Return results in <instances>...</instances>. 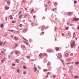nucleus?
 <instances>
[{
    "mask_svg": "<svg viewBox=\"0 0 79 79\" xmlns=\"http://www.w3.org/2000/svg\"><path fill=\"white\" fill-rule=\"evenodd\" d=\"M23 41L26 44V45H27L28 44V40H27L25 38H23Z\"/></svg>",
    "mask_w": 79,
    "mask_h": 79,
    "instance_id": "1",
    "label": "nucleus"
},
{
    "mask_svg": "<svg viewBox=\"0 0 79 79\" xmlns=\"http://www.w3.org/2000/svg\"><path fill=\"white\" fill-rule=\"evenodd\" d=\"M78 49H79V46H78Z\"/></svg>",
    "mask_w": 79,
    "mask_h": 79,
    "instance_id": "60",
    "label": "nucleus"
},
{
    "mask_svg": "<svg viewBox=\"0 0 79 79\" xmlns=\"http://www.w3.org/2000/svg\"><path fill=\"white\" fill-rule=\"evenodd\" d=\"M23 68L24 69H27V68H26V66H25V65H23Z\"/></svg>",
    "mask_w": 79,
    "mask_h": 79,
    "instance_id": "24",
    "label": "nucleus"
},
{
    "mask_svg": "<svg viewBox=\"0 0 79 79\" xmlns=\"http://www.w3.org/2000/svg\"><path fill=\"white\" fill-rule=\"evenodd\" d=\"M69 28L68 27H67L65 28L66 30H68L69 29Z\"/></svg>",
    "mask_w": 79,
    "mask_h": 79,
    "instance_id": "35",
    "label": "nucleus"
},
{
    "mask_svg": "<svg viewBox=\"0 0 79 79\" xmlns=\"http://www.w3.org/2000/svg\"><path fill=\"white\" fill-rule=\"evenodd\" d=\"M74 77L75 79H78V77L77 76H75Z\"/></svg>",
    "mask_w": 79,
    "mask_h": 79,
    "instance_id": "22",
    "label": "nucleus"
},
{
    "mask_svg": "<svg viewBox=\"0 0 79 79\" xmlns=\"http://www.w3.org/2000/svg\"><path fill=\"white\" fill-rule=\"evenodd\" d=\"M19 26L20 27H22L23 26L22 24H20V25H19Z\"/></svg>",
    "mask_w": 79,
    "mask_h": 79,
    "instance_id": "40",
    "label": "nucleus"
},
{
    "mask_svg": "<svg viewBox=\"0 0 79 79\" xmlns=\"http://www.w3.org/2000/svg\"><path fill=\"white\" fill-rule=\"evenodd\" d=\"M45 6H46V7H47V4H46V5H45Z\"/></svg>",
    "mask_w": 79,
    "mask_h": 79,
    "instance_id": "59",
    "label": "nucleus"
},
{
    "mask_svg": "<svg viewBox=\"0 0 79 79\" xmlns=\"http://www.w3.org/2000/svg\"><path fill=\"white\" fill-rule=\"evenodd\" d=\"M47 56V53H44V56Z\"/></svg>",
    "mask_w": 79,
    "mask_h": 79,
    "instance_id": "17",
    "label": "nucleus"
},
{
    "mask_svg": "<svg viewBox=\"0 0 79 79\" xmlns=\"http://www.w3.org/2000/svg\"><path fill=\"white\" fill-rule=\"evenodd\" d=\"M55 30H57V28H55Z\"/></svg>",
    "mask_w": 79,
    "mask_h": 79,
    "instance_id": "57",
    "label": "nucleus"
},
{
    "mask_svg": "<svg viewBox=\"0 0 79 79\" xmlns=\"http://www.w3.org/2000/svg\"><path fill=\"white\" fill-rule=\"evenodd\" d=\"M25 46H24V45H23V48H25Z\"/></svg>",
    "mask_w": 79,
    "mask_h": 79,
    "instance_id": "50",
    "label": "nucleus"
},
{
    "mask_svg": "<svg viewBox=\"0 0 79 79\" xmlns=\"http://www.w3.org/2000/svg\"><path fill=\"white\" fill-rule=\"evenodd\" d=\"M64 33H62V36H64Z\"/></svg>",
    "mask_w": 79,
    "mask_h": 79,
    "instance_id": "47",
    "label": "nucleus"
},
{
    "mask_svg": "<svg viewBox=\"0 0 79 79\" xmlns=\"http://www.w3.org/2000/svg\"><path fill=\"white\" fill-rule=\"evenodd\" d=\"M2 78V77L0 76V79H1Z\"/></svg>",
    "mask_w": 79,
    "mask_h": 79,
    "instance_id": "58",
    "label": "nucleus"
},
{
    "mask_svg": "<svg viewBox=\"0 0 79 79\" xmlns=\"http://www.w3.org/2000/svg\"><path fill=\"white\" fill-rule=\"evenodd\" d=\"M69 56V53H66L65 55V57H68V56Z\"/></svg>",
    "mask_w": 79,
    "mask_h": 79,
    "instance_id": "6",
    "label": "nucleus"
},
{
    "mask_svg": "<svg viewBox=\"0 0 79 79\" xmlns=\"http://www.w3.org/2000/svg\"><path fill=\"white\" fill-rule=\"evenodd\" d=\"M73 21L77 22L78 21L79 19L78 18H74L73 19Z\"/></svg>",
    "mask_w": 79,
    "mask_h": 79,
    "instance_id": "4",
    "label": "nucleus"
},
{
    "mask_svg": "<svg viewBox=\"0 0 79 79\" xmlns=\"http://www.w3.org/2000/svg\"><path fill=\"white\" fill-rule=\"evenodd\" d=\"M15 61L16 63H19V59H15Z\"/></svg>",
    "mask_w": 79,
    "mask_h": 79,
    "instance_id": "8",
    "label": "nucleus"
},
{
    "mask_svg": "<svg viewBox=\"0 0 79 79\" xmlns=\"http://www.w3.org/2000/svg\"><path fill=\"white\" fill-rule=\"evenodd\" d=\"M42 56H43V53H40L39 54V58H40V57H42Z\"/></svg>",
    "mask_w": 79,
    "mask_h": 79,
    "instance_id": "9",
    "label": "nucleus"
},
{
    "mask_svg": "<svg viewBox=\"0 0 79 79\" xmlns=\"http://www.w3.org/2000/svg\"><path fill=\"white\" fill-rule=\"evenodd\" d=\"M34 66H35V64H34Z\"/></svg>",
    "mask_w": 79,
    "mask_h": 79,
    "instance_id": "63",
    "label": "nucleus"
},
{
    "mask_svg": "<svg viewBox=\"0 0 79 79\" xmlns=\"http://www.w3.org/2000/svg\"><path fill=\"white\" fill-rule=\"evenodd\" d=\"M33 17H34V18H35V15L33 16Z\"/></svg>",
    "mask_w": 79,
    "mask_h": 79,
    "instance_id": "54",
    "label": "nucleus"
},
{
    "mask_svg": "<svg viewBox=\"0 0 79 79\" xmlns=\"http://www.w3.org/2000/svg\"><path fill=\"white\" fill-rule=\"evenodd\" d=\"M71 63V64H73V62H72Z\"/></svg>",
    "mask_w": 79,
    "mask_h": 79,
    "instance_id": "55",
    "label": "nucleus"
},
{
    "mask_svg": "<svg viewBox=\"0 0 79 79\" xmlns=\"http://www.w3.org/2000/svg\"><path fill=\"white\" fill-rule=\"evenodd\" d=\"M68 61H71V59H70V58H68Z\"/></svg>",
    "mask_w": 79,
    "mask_h": 79,
    "instance_id": "39",
    "label": "nucleus"
},
{
    "mask_svg": "<svg viewBox=\"0 0 79 79\" xmlns=\"http://www.w3.org/2000/svg\"><path fill=\"white\" fill-rule=\"evenodd\" d=\"M6 20H7V18L6 17Z\"/></svg>",
    "mask_w": 79,
    "mask_h": 79,
    "instance_id": "62",
    "label": "nucleus"
},
{
    "mask_svg": "<svg viewBox=\"0 0 79 79\" xmlns=\"http://www.w3.org/2000/svg\"><path fill=\"white\" fill-rule=\"evenodd\" d=\"M14 39L15 40H18V38L17 37H14Z\"/></svg>",
    "mask_w": 79,
    "mask_h": 79,
    "instance_id": "10",
    "label": "nucleus"
},
{
    "mask_svg": "<svg viewBox=\"0 0 79 79\" xmlns=\"http://www.w3.org/2000/svg\"><path fill=\"white\" fill-rule=\"evenodd\" d=\"M48 77V75H47L46 76L45 78H47Z\"/></svg>",
    "mask_w": 79,
    "mask_h": 79,
    "instance_id": "41",
    "label": "nucleus"
},
{
    "mask_svg": "<svg viewBox=\"0 0 79 79\" xmlns=\"http://www.w3.org/2000/svg\"><path fill=\"white\" fill-rule=\"evenodd\" d=\"M3 43V41H0V46H2Z\"/></svg>",
    "mask_w": 79,
    "mask_h": 79,
    "instance_id": "12",
    "label": "nucleus"
},
{
    "mask_svg": "<svg viewBox=\"0 0 79 79\" xmlns=\"http://www.w3.org/2000/svg\"><path fill=\"white\" fill-rule=\"evenodd\" d=\"M53 11H54V10H53Z\"/></svg>",
    "mask_w": 79,
    "mask_h": 79,
    "instance_id": "64",
    "label": "nucleus"
},
{
    "mask_svg": "<svg viewBox=\"0 0 79 79\" xmlns=\"http://www.w3.org/2000/svg\"><path fill=\"white\" fill-rule=\"evenodd\" d=\"M77 29H79V25H78V26L77 27Z\"/></svg>",
    "mask_w": 79,
    "mask_h": 79,
    "instance_id": "45",
    "label": "nucleus"
},
{
    "mask_svg": "<svg viewBox=\"0 0 79 79\" xmlns=\"http://www.w3.org/2000/svg\"><path fill=\"white\" fill-rule=\"evenodd\" d=\"M73 35H75V33H73Z\"/></svg>",
    "mask_w": 79,
    "mask_h": 79,
    "instance_id": "51",
    "label": "nucleus"
},
{
    "mask_svg": "<svg viewBox=\"0 0 79 79\" xmlns=\"http://www.w3.org/2000/svg\"><path fill=\"white\" fill-rule=\"evenodd\" d=\"M71 64V62H69V63H67L66 64L68 65V64Z\"/></svg>",
    "mask_w": 79,
    "mask_h": 79,
    "instance_id": "33",
    "label": "nucleus"
},
{
    "mask_svg": "<svg viewBox=\"0 0 79 79\" xmlns=\"http://www.w3.org/2000/svg\"><path fill=\"white\" fill-rule=\"evenodd\" d=\"M62 55L61 54V53H59L58 55V58H62Z\"/></svg>",
    "mask_w": 79,
    "mask_h": 79,
    "instance_id": "7",
    "label": "nucleus"
},
{
    "mask_svg": "<svg viewBox=\"0 0 79 79\" xmlns=\"http://www.w3.org/2000/svg\"><path fill=\"white\" fill-rule=\"evenodd\" d=\"M9 31H11L12 32H13V30H9Z\"/></svg>",
    "mask_w": 79,
    "mask_h": 79,
    "instance_id": "38",
    "label": "nucleus"
},
{
    "mask_svg": "<svg viewBox=\"0 0 79 79\" xmlns=\"http://www.w3.org/2000/svg\"><path fill=\"white\" fill-rule=\"evenodd\" d=\"M75 41H73V42L71 44V48H73V47L75 46Z\"/></svg>",
    "mask_w": 79,
    "mask_h": 79,
    "instance_id": "3",
    "label": "nucleus"
},
{
    "mask_svg": "<svg viewBox=\"0 0 79 79\" xmlns=\"http://www.w3.org/2000/svg\"><path fill=\"white\" fill-rule=\"evenodd\" d=\"M1 52L2 53H4V52H3V51H2V50L1 51Z\"/></svg>",
    "mask_w": 79,
    "mask_h": 79,
    "instance_id": "43",
    "label": "nucleus"
},
{
    "mask_svg": "<svg viewBox=\"0 0 79 79\" xmlns=\"http://www.w3.org/2000/svg\"><path fill=\"white\" fill-rule=\"evenodd\" d=\"M44 34V32H42V34Z\"/></svg>",
    "mask_w": 79,
    "mask_h": 79,
    "instance_id": "48",
    "label": "nucleus"
},
{
    "mask_svg": "<svg viewBox=\"0 0 79 79\" xmlns=\"http://www.w3.org/2000/svg\"><path fill=\"white\" fill-rule=\"evenodd\" d=\"M10 19H13V18L12 17V15H10Z\"/></svg>",
    "mask_w": 79,
    "mask_h": 79,
    "instance_id": "20",
    "label": "nucleus"
},
{
    "mask_svg": "<svg viewBox=\"0 0 79 79\" xmlns=\"http://www.w3.org/2000/svg\"><path fill=\"white\" fill-rule=\"evenodd\" d=\"M59 50V48H58V47L56 48V51H58Z\"/></svg>",
    "mask_w": 79,
    "mask_h": 79,
    "instance_id": "26",
    "label": "nucleus"
},
{
    "mask_svg": "<svg viewBox=\"0 0 79 79\" xmlns=\"http://www.w3.org/2000/svg\"><path fill=\"white\" fill-rule=\"evenodd\" d=\"M4 61H5V60H4V59L3 60H1V62H2V63H3Z\"/></svg>",
    "mask_w": 79,
    "mask_h": 79,
    "instance_id": "29",
    "label": "nucleus"
},
{
    "mask_svg": "<svg viewBox=\"0 0 79 79\" xmlns=\"http://www.w3.org/2000/svg\"><path fill=\"white\" fill-rule=\"evenodd\" d=\"M12 23H14V21H12Z\"/></svg>",
    "mask_w": 79,
    "mask_h": 79,
    "instance_id": "61",
    "label": "nucleus"
},
{
    "mask_svg": "<svg viewBox=\"0 0 79 79\" xmlns=\"http://www.w3.org/2000/svg\"><path fill=\"white\" fill-rule=\"evenodd\" d=\"M7 3L9 5H10V2L9 1V0H8L7 1Z\"/></svg>",
    "mask_w": 79,
    "mask_h": 79,
    "instance_id": "16",
    "label": "nucleus"
},
{
    "mask_svg": "<svg viewBox=\"0 0 79 79\" xmlns=\"http://www.w3.org/2000/svg\"><path fill=\"white\" fill-rule=\"evenodd\" d=\"M17 72H18V73H20V70L19 69H17Z\"/></svg>",
    "mask_w": 79,
    "mask_h": 79,
    "instance_id": "14",
    "label": "nucleus"
},
{
    "mask_svg": "<svg viewBox=\"0 0 79 79\" xmlns=\"http://www.w3.org/2000/svg\"><path fill=\"white\" fill-rule=\"evenodd\" d=\"M72 13L71 12H70L69 13V15L70 16L72 15Z\"/></svg>",
    "mask_w": 79,
    "mask_h": 79,
    "instance_id": "21",
    "label": "nucleus"
},
{
    "mask_svg": "<svg viewBox=\"0 0 79 79\" xmlns=\"http://www.w3.org/2000/svg\"><path fill=\"white\" fill-rule=\"evenodd\" d=\"M74 2L75 3H76L77 2V1L75 0V1H74Z\"/></svg>",
    "mask_w": 79,
    "mask_h": 79,
    "instance_id": "42",
    "label": "nucleus"
},
{
    "mask_svg": "<svg viewBox=\"0 0 79 79\" xmlns=\"http://www.w3.org/2000/svg\"><path fill=\"white\" fill-rule=\"evenodd\" d=\"M49 74V72H48L47 73V75H48Z\"/></svg>",
    "mask_w": 79,
    "mask_h": 79,
    "instance_id": "46",
    "label": "nucleus"
},
{
    "mask_svg": "<svg viewBox=\"0 0 79 79\" xmlns=\"http://www.w3.org/2000/svg\"><path fill=\"white\" fill-rule=\"evenodd\" d=\"M27 74V71H23V75H25Z\"/></svg>",
    "mask_w": 79,
    "mask_h": 79,
    "instance_id": "13",
    "label": "nucleus"
},
{
    "mask_svg": "<svg viewBox=\"0 0 79 79\" xmlns=\"http://www.w3.org/2000/svg\"><path fill=\"white\" fill-rule=\"evenodd\" d=\"M5 43H6L5 42H4V43H3L4 44H5Z\"/></svg>",
    "mask_w": 79,
    "mask_h": 79,
    "instance_id": "56",
    "label": "nucleus"
},
{
    "mask_svg": "<svg viewBox=\"0 0 79 79\" xmlns=\"http://www.w3.org/2000/svg\"><path fill=\"white\" fill-rule=\"evenodd\" d=\"M47 52H48L49 53H51L52 52H53V50H52L50 49H48L47 50Z\"/></svg>",
    "mask_w": 79,
    "mask_h": 79,
    "instance_id": "2",
    "label": "nucleus"
},
{
    "mask_svg": "<svg viewBox=\"0 0 79 79\" xmlns=\"http://www.w3.org/2000/svg\"><path fill=\"white\" fill-rule=\"evenodd\" d=\"M50 64H51V63L50 62H48V63L47 64L48 65H50Z\"/></svg>",
    "mask_w": 79,
    "mask_h": 79,
    "instance_id": "32",
    "label": "nucleus"
},
{
    "mask_svg": "<svg viewBox=\"0 0 79 79\" xmlns=\"http://www.w3.org/2000/svg\"><path fill=\"white\" fill-rule=\"evenodd\" d=\"M33 24H34V23H31V25H32Z\"/></svg>",
    "mask_w": 79,
    "mask_h": 79,
    "instance_id": "49",
    "label": "nucleus"
},
{
    "mask_svg": "<svg viewBox=\"0 0 79 79\" xmlns=\"http://www.w3.org/2000/svg\"><path fill=\"white\" fill-rule=\"evenodd\" d=\"M22 12V11H20L18 13V15H19L20 14H21Z\"/></svg>",
    "mask_w": 79,
    "mask_h": 79,
    "instance_id": "30",
    "label": "nucleus"
},
{
    "mask_svg": "<svg viewBox=\"0 0 79 79\" xmlns=\"http://www.w3.org/2000/svg\"><path fill=\"white\" fill-rule=\"evenodd\" d=\"M22 15H20L19 16V18H21L22 17Z\"/></svg>",
    "mask_w": 79,
    "mask_h": 79,
    "instance_id": "34",
    "label": "nucleus"
},
{
    "mask_svg": "<svg viewBox=\"0 0 79 79\" xmlns=\"http://www.w3.org/2000/svg\"><path fill=\"white\" fill-rule=\"evenodd\" d=\"M13 35H11V37H13Z\"/></svg>",
    "mask_w": 79,
    "mask_h": 79,
    "instance_id": "53",
    "label": "nucleus"
},
{
    "mask_svg": "<svg viewBox=\"0 0 79 79\" xmlns=\"http://www.w3.org/2000/svg\"><path fill=\"white\" fill-rule=\"evenodd\" d=\"M12 65L13 66H15V64H12Z\"/></svg>",
    "mask_w": 79,
    "mask_h": 79,
    "instance_id": "36",
    "label": "nucleus"
},
{
    "mask_svg": "<svg viewBox=\"0 0 79 79\" xmlns=\"http://www.w3.org/2000/svg\"><path fill=\"white\" fill-rule=\"evenodd\" d=\"M34 11V10L33 9H31V14L32 13V12H33Z\"/></svg>",
    "mask_w": 79,
    "mask_h": 79,
    "instance_id": "18",
    "label": "nucleus"
},
{
    "mask_svg": "<svg viewBox=\"0 0 79 79\" xmlns=\"http://www.w3.org/2000/svg\"><path fill=\"white\" fill-rule=\"evenodd\" d=\"M55 77H56V75H53V78H55Z\"/></svg>",
    "mask_w": 79,
    "mask_h": 79,
    "instance_id": "37",
    "label": "nucleus"
},
{
    "mask_svg": "<svg viewBox=\"0 0 79 79\" xmlns=\"http://www.w3.org/2000/svg\"><path fill=\"white\" fill-rule=\"evenodd\" d=\"M10 8V7L8 6H6L4 7V9L6 10H8Z\"/></svg>",
    "mask_w": 79,
    "mask_h": 79,
    "instance_id": "5",
    "label": "nucleus"
},
{
    "mask_svg": "<svg viewBox=\"0 0 79 79\" xmlns=\"http://www.w3.org/2000/svg\"><path fill=\"white\" fill-rule=\"evenodd\" d=\"M13 53H14V52H11V54L12 55L13 54Z\"/></svg>",
    "mask_w": 79,
    "mask_h": 79,
    "instance_id": "44",
    "label": "nucleus"
},
{
    "mask_svg": "<svg viewBox=\"0 0 79 79\" xmlns=\"http://www.w3.org/2000/svg\"><path fill=\"white\" fill-rule=\"evenodd\" d=\"M27 30V28H26V29H24L23 30V32H25Z\"/></svg>",
    "mask_w": 79,
    "mask_h": 79,
    "instance_id": "15",
    "label": "nucleus"
},
{
    "mask_svg": "<svg viewBox=\"0 0 79 79\" xmlns=\"http://www.w3.org/2000/svg\"><path fill=\"white\" fill-rule=\"evenodd\" d=\"M75 64L76 65H78L79 64V62H75Z\"/></svg>",
    "mask_w": 79,
    "mask_h": 79,
    "instance_id": "19",
    "label": "nucleus"
},
{
    "mask_svg": "<svg viewBox=\"0 0 79 79\" xmlns=\"http://www.w3.org/2000/svg\"><path fill=\"white\" fill-rule=\"evenodd\" d=\"M43 71H44V72H47V69H44L43 70Z\"/></svg>",
    "mask_w": 79,
    "mask_h": 79,
    "instance_id": "27",
    "label": "nucleus"
},
{
    "mask_svg": "<svg viewBox=\"0 0 79 79\" xmlns=\"http://www.w3.org/2000/svg\"><path fill=\"white\" fill-rule=\"evenodd\" d=\"M18 46V44L17 43H15V46L16 47L17 46Z\"/></svg>",
    "mask_w": 79,
    "mask_h": 79,
    "instance_id": "28",
    "label": "nucleus"
},
{
    "mask_svg": "<svg viewBox=\"0 0 79 79\" xmlns=\"http://www.w3.org/2000/svg\"><path fill=\"white\" fill-rule=\"evenodd\" d=\"M4 52L6 51V49H4Z\"/></svg>",
    "mask_w": 79,
    "mask_h": 79,
    "instance_id": "52",
    "label": "nucleus"
},
{
    "mask_svg": "<svg viewBox=\"0 0 79 79\" xmlns=\"http://www.w3.org/2000/svg\"><path fill=\"white\" fill-rule=\"evenodd\" d=\"M54 5L56 6L57 5V2H55L54 4Z\"/></svg>",
    "mask_w": 79,
    "mask_h": 79,
    "instance_id": "31",
    "label": "nucleus"
},
{
    "mask_svg": "<svg viewBox=\"0 0 79 79\" xmlns=\"http://www.w3.org/2000/svg\"><path fill=\"white\" fill-rule=\"evenodd\" d=\"M0 26L1 27L3 28V24L2 23L0 25Z\"/></svg>",
    "mask_w": 79,
    "mask_h": 79,
    "instance_id": "25",
    "label": "nucleus"
},
{
    "mask_svg": "<svg viewBox=\"0 0 79 79\" xmlns=\"http://www.w3.org/2000/svg\"><path fill=\"white\" fill-rule=\"evenodd\" d=\"M34 71L35 72L37 70V68L35 67L33 68Z\"/></svg>",
    "mask_w": 79,
    "mask_h": 79,
    "instance_id": "11",
    "label": "nucleus"
},
{
    "mask_svg": "<svg viewBox=\"0 0 79 79\" xmlns=\"http://www.w3.org/2000/svg\"><path fill=\"white\" fill-rule=\"evenodd\" d=\"M15 53H16V54H18V53H20V52H19V51H16V52H15Z\"/></svg>",
    "mask_w": 79,
    "mask_h": 79,
    "instance_id": "23",
    "label": "nucleus"
}]
</instances>
